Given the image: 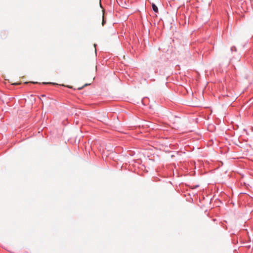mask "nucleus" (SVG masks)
Returning a JSON list of instances; mask_svg holds the SVG:
<instances>
[{
    "label": "nucleus",
    "instance_id": "11",
    "mask_svg": "<svg viewBox=\"0 0 253 253\" xmlns=\"http://www.w3.org/2000/svg\"><path fill=\"white\" fill-rule=\"evenodd\" d=\"M34 84H37V82H33Z\"/></svg>",
    "mask_w": 253,
    "mask_h": 253
},
{
    "label": "nucleus",
    "instance_id": "8",
    "mask_svg": "<svg viewBox=\"0 0 253 253\" xmlns=\"http://www.w3.org/2000/svg\"><path fill=\"white\" fill-rule=\"evenodd\" d=\"M177 66H175V74H177V72H176V68H177Z\"/></svg>",
    "mask_w": 253,
    "mask_h": 253
},
{
    "label": "nucleus",
    "instance_id": "10",
    "mask_svg": "<svg viewBox=\"0 0 253 253\" xmlns=\"http://www.w3.org/2000/svg\"><path fill=\"white\" fill-rule=\"evenodd\" d=\"M68 87H69V88H72V87L70 86H68Z\"/></svg>",
    "mask_w": 253,
    "mask_h": 253
},
{
    "label": "nucleus",
    "instance_id": "3",
    "mask_svg": "<svg viewBox=\"0 0 253 253\" xmlns=\"http://www.w3.org/2000/svg\"><path fill=\"white\" fill-rule=\"evenodd\" d=\"M153 10L156 13L158 12V8L157 6L154 4L152 3V4Z\"/></svg>",
    "mask_w": 253,
    "mask_h": 253
},
{
    "label": "nucleus",
    "instance_id": "1",
    "mask_svg": "<svg viewBox=\"0 0 253 253\" xmlns=\"http://www.w3.org/2000/svg\"><path fill=\"white\" fill-rule=\"evenodd\" d=\"M186 122V118L184 115L180 114L179 116L175 115V124H176V127L179 128L180 126H183ZM176 126H175V129Z\"/></svg>",
    "mask_w": 253,
    "mask_h": 253
},
{
    "label": "nucleus",
    "instance_id": "5",
    "mask_svg": "<svg viewBox=\"0 0 253 253\" xmlns=\"http://www.w3.org/2000/svg\"><path fill=\"white\" fill-rule=\"evenodd\" d=\"M104 23H105V20H104V15H103V16H102V24L103 26L104 25Z\"/></svg>",
    "mask_w": 253,
    "mask_h": 253
},
{
    "label": "nucleus",
    "instance_id": "2",
    "mask_svg": "<svg viewBox=\"0 0 253 253\" xmlns=\"http://www.w3.org/2000/svg\"><path fill=\"white\" fill-rule=\"evenodd\" d=\"M119 4L121 5L122 7L127 8L129 6L128 3H126V1H124L123 0H120Z\"/></svg>",
    "mask_w": 253,
    "mask_h": 253
},
{
    "label": "nucleus",
    "instance_id": "4",
    "mask_svg": "<svg viewBox=\"0 0 253 253\" xmlns=\"http://www.w3.org/2000/svg\"><path fill=\"white\" fill-rule=\"evenodd\" d=\"M230 50L232 52L233 51L236 52L237 51V48L235 46H233L231 47Z\"/></svg>",
    "mask_w": 253,
    "mask_h": 253
},
{
    "label": "nucleus",
    "instance_id": "9",
    "mask_svg": "<svg viewBox=\"0 0 253 253\" xmlns=\"http://www.w3.org/2000/svg\"><path fill=\"white\" fill-rule=\"evenodd\" d=\"M20 84V83H18V84H17V83L13 84H14V85H17V84Z\"/></svg>",
    "mask_w": 253,
    "mask_h": 253
},
{
    "label": "nucleus",
    "instance_id": "7",
    "mask_svg": "<svg viewBox=\"0 0 253 253\" xmlns=\"http://www.w3.org/2000/svg\"><path fill=\"white\" fill-rule=\"evenodd\" d=\"M172 1H173V0H169V3L170 6L171 5V2H172Z\"/></svg>",
    "mask_w": 253,
    "mask_h": 253
},
{
    "label": "nucleus",
    "instance_id": "6",
    "mask_svg": "<svg viewBox=\"0 0 253 253\" xmlns=\"http://www.w3.org/2000/svg\"><path fill=\"white\" fill-rule=\"evenodd\" d=\"M86 85H87V84H85L84 86H83L82 87H79L78 89L79 90H81V89H82L84 88V86H86Z\"/></svg>",
    "mask_w": 253,
    "mask_h": 253
},
{
    "label": "nucleus",
    "instance_id": "12",
    "mask_svg": "<svg viewBox=\"0 0 253 253\" xmlns=\"http://www.w3.org/2000/svg\"><path fill=\"white\" fill-rule=\"evenodd\" d=\"M43 84H46V83H43Z\"/></svg>",
    "mask_w": 253,
    "mask_h": 253
}]
</instances>
